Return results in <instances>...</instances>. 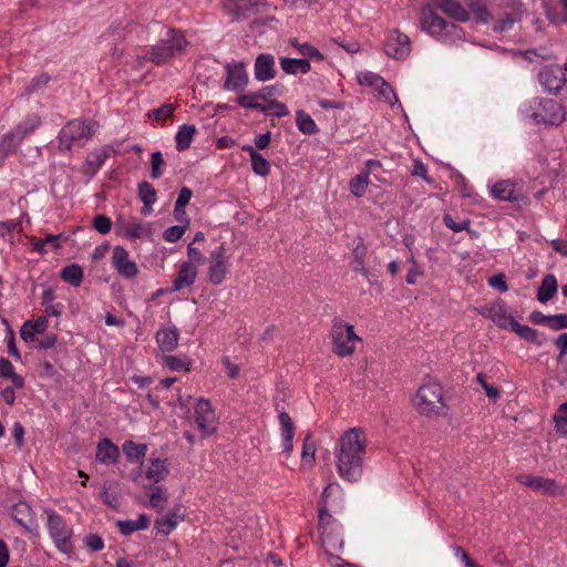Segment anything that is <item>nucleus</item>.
<instances>
[{
	"label": "nucleus",
	"instance_id": "obj_1",
	"mask_svg": "<svg viewBox=\"0 0 567 567\" xmlns=\"http://www.w3.org/2000/svg\"><path fill=\"white\" fill-rule=\"evenodd\" d=\"M365 449L367 437L362 429L351 427L341 435L336 458L338 472L342 478L357 482L361 477Z\"/></svg>",
	"mask_w": 567,
	"mask_h": 567
},
{
	"label": "nucleus",
	"instance_id": "obj_2",
	"mask_svg": "<svg viewBox=\"0 0 567 567\" xmlns=\"http://www.w3.org/2000/svg\"><path fill=\"white\" fill-rule=\"evenodd\" d=\"M441 10L451 19L458 22H468L470 12L457 0H433L432 4L424 6L421 9L420 23L422 31L436 35L441 32L452 33L457 27L453 22H447L441 18L434 10Z\"/></svg>",
	"mask_w": 567,
	"mask_h": 567
},
{
	"label": "nucleus",
	"instance_id": "obj_3",
	"mask_svg": "<svg viewBox=\"0 0 567 567\" xmlns=\"http://www.w3.org/2000/svg\"><path fill=\"white\" fill-rule=\"evenodd\" d=\"M413 405L421 415L426 417L445 416L449 411L443 389L435 382H427L419 388L413 398Z\"/></svg>",
	"mask_w": 567,
	"mask_h": 567
},
{
	"label": "nucleus",
	"instance_id": "obj_4",
	"mask_svg": "<svg viewBox=\"0 0 567 567\" xmlns=\"http://www.w3.org/2000/svg\"><path fill=\"white\" fill-rule=\"evenodd\" d=\"M493 11L491 31L495 33L514 30L515 24H518L527 12L519 0H498Z\"/></svg>",
	"mask_w": 567,
	"mask_h": 567
},
{
	"label": "nucleus",
	"instance_id": "obj_5",
	"mask_svg": "<svg viewBox=\"0 0 567 567\" xmlns=\"http://www.w3.org/2000/svg\"><path fill=\"white\" fill-rule=\"evenodd\" d=\"M97 124L92 120H72L59 133V148L71 151L72 145L87 141L96 131Z\"/></svg>",
	"mask_w": 567,
	"mask_h": 567
},
{
	"label": "nucleus",
	"instance_id": "obj_6",
	"mask_svg": "<svg viewBox=\"0 0 567 567\" xmlns=\"http://www.w3.org/2000/svg\"><path fill=\"white\" fill-rule=\"evenodd\" d=\"M330 337L332 340V351L342 358L351 355L355 350L354 342L360 340L354 332L353 326L340 320L333 322Z\"/></svg>",
	"mask_w": 567,
	"mask_h": 567
},
{
	"label": "nucleus",
	"instance_id": "obj_7",
	"mask_svg": "<svg viewBox=\"0 0 567 567\" xmlns=\"http://www.w3.org/2000/svg\"><path fill=\"white\" fill-rule=\"evenodd\" d=\"M48 514V529L56 548L62 553L72 551L73 547L70 538L73 535L72 528H69L59 514L53 511H47Z\"/></svg>",
	"mask_w": 567,
	"mask_h": 567
},
{
	"label": "nucleus",
	"instance_id": "obj_8",
	"mask_svg": "<svg viewBox=\"0 0 567 567\" xmlns=\"http://www.w3.org/2000/svg\"><path fill=\"white\" fill-rule=\"evenodd\" d=\"M188 45L186 38H166L159 40L148 52V59L157 64L166 61L168 58L181 53Z\"/></svg>",
	"mask_w": 567,
	"mask_h": 567
},
{
	"label": "nucleus",
	"instance_id": "obj_9",
	"mask_svg": "<svg viewBox=\"0 0 567 567\" xmlns=\"http://www.w3.org/2000/svg\"><path fill=\"white\" fill-rule=\"evenodd\" d=\"M267 6L266 0H227L224 2L225 12L235 21L258 13L261 8Z\"/></svg>",
	"mask_w": 567,
	"mask_h": 567
},
{
	"label": "nucleus",
	"instance_id": "obj_10",
	"mask_svg": "<svg viewBox=\"0 0 567 567\" xmlns=\"http://www.w3.org/2000/svg\"><path fill=\"white\" fill-rule=\"evenodd\" d=\"M532 117L536 123L559 125L565 121V111L557 101L546 99L540 102V111L534 112Z\"/></svg>",
	"mask_w": 567,
	"mask_h": 567
},
{
	"label": "nucleus",
	"instance_id": "obj_11",
	"mask_svg": "<svg viewBox=\"0 0 567 567\" xmlns=\"http://www.w3.org/2000/svg\"><path fill=\"white\" fill-rule=\"evenodd\" d=\"M195 422L204 436L213 434L216 430V413L209 400L200 398L195 405Z\"/></svg>",
	"mask_w": 567,
	"mask_h": 567
},
{
	"label": "nucleus",
	"instance_id": "obj_12",
	"mask_svg": "<svg viewBox=\"0 0 567 567\" xmlns=\"http://www.w3.org/2000/svg\"><path fill=\"white\" fill-rule=\"evenodd\" d=\"M566 71L567 68L563 69L558 65H549L538 73V80L546 91L557 94L567 83Z\"/></svg>",
	"mask_w": 567,
	"mask_h": 567
},
{
	"label": "nucleus",
	"instance_id": "obj_13",
	"mask_svg": "<svg viewBox=\"0 0 567 567\" xmlns=\"http://www.w3.org/2000/svg\"><path fill=\"white\" fill-rule=\"evenodd\" d=\"M111 262L117 274L124 278L132 279L138 274L137 265L130 259L128 251L122 246L113 248Z\"/></svg>",
	"mask_w": 567,
	"mask_h": 567
},
{
	"label": "nucleus",
	"instance_id": "obj_14",
	"mask_svg": "<svg viewBox=\"0 0 567 567\" xmlns=\"http://www.w3.org/2000/svg\"><path fill=\"white\" fill-rule=\"evenodd\" d=\"M480 313L489 318L501 329H511L515 322V319L507 311V307L502 300H497L489 306L483 307L480 310Z\"/></svg>",
	"mask_w": 567,
	"mask_h": 567
},
{
	"label": "nucleus",
	"instance_id": "obj_15",
	"mask_svg": "<svg viewBox=\"0 0 567 567\" xmlns=\"http://www.w3.org/2000/svg\"><path fill=\"white\" fill-rule=\"evenodd\" d=\"M257 99V93L244 94L237 97V103L245 109L259 110L264 113H267L269 107H276V112H274V116L276 117H282L289 114L287 105L281 102L271 100L266 104H261L256 102Z\"/></svg>",
	"mask_w": 567,
	"mask_h": 567
},
{
	"label": "nucleus",
	"instance_id": "obj_16",
	"mask_svg": "<svg viewBox=\"0 0 567 567\" xmlns=\"http://www.w3.org/2000/svg\"><path fill=\"white\" fill-rule=\"evenodd\" d=\"M518 481L532 489L545 495L556 496L564 494L563 488L551 478L534 475H520Z\"/></svg>",
	"mask_w": 567,
	"mask_h": 567
},
{
	"label": "nucleus",
	"instance_id": "obj_17",
	"mask_svg": "<svg viewBox=\"0 0 567 567\" xmlns=\"http://www.w3.org/2000/svg\"><path fill=\"white\" fill-rule=\"evenodd\" d=\"M227 78L224 87L229 91L240 92L248 84V75L245 70V64L239 63H227L226 64Z\"/></svg>",
	"mask_w": 567,
	"mask_h": 567
},
{
	"label": "nucleus",
	"instance_id": "obj_18",
	"mask_svg": "<svg viewBox=\"0 0 567 567\" xmlns=\"http://www.w3.org/2000/svg\"><path fill=\"white\" fill-rule=\"evenodd\" d=\"M225 252L226 249L224 245L218 246L210 252L212 265L208 269L209 281L213 285H220L226 275V265H225Z\"/></svg>",
	"mask_w": 567,
	"mask_h": 567
},
{
	"label": "nucleus",
	"instance_id": "obj_19",
	"mask_svg": "<svg viewBox=\"0 0 567 567\" xmlns=\"http://www.w3.org/2000/svg\"><path fill=\"white\" fill-rule=\"evenodd\" d=\"M287 21L280 20L274 16L258 18L250 23V30L254 33H258L260 35L267 33H284L287 32L285 25Z\"/></svg>",
	"mask_w": 567,
	"mask_h": 567
},
{
	"label": "nucleus",
	"instance_id": "obj_20",
	"mask_svg": "<svg viewBox=\"0 0 567 567\" xmlns=\"http://www.w3.org/2000/svg\"><path fill=\"white\" fill-rule=\"evenodd\" d=\"M383 50L390 58L405 59L411 52L410 38H386Z\"/></svg>",
	"mask_w": 567,
	"mask_h": 567
},
{
	"label": "nucleus",
	"instance_id": "obj_21",
	"mask_svg": "<svg viewBox=\"0 0 567 567\" xmlns=\"http://www.w3.org/2000/svg\"><path fill=\"white\" fill-rule=\"evenodd\" d=\"M278 419L281 426L282 452L289 456L293 450L292 440L295 436L296 426L292 419L285 411L279 413Z\"/></svg>",
	"mask_w": 567,
	"mask_h": 567
},
{
	"label": "nucleus",
	"instance_id": "obj_22",
	"mask_svg": "<svg viewBox=\"0 0 567 567\" xmlns=\"http://www.w3.org/2000/svg\"><path fill=\"white\" fill-rule=\"evenodd\" d=\"M276 75L275 59L271 54L261 53L255 62V78L260 82L274 79Z\"/></svg>",
	"mask_w": 567,
	"mask_h": 567
},
{
	"label": "nucleus",
	"instance_id": "obj_23",
	"mask_svg": "<svg viewBox=\"0 0 567 567\" xmlns=\"http://www.w3.org/2000/svg\"><path fill=\"white\" fill-rule=\"evenodd\" d=\"M197 268L192 262H183L175 280L173 281L172 292L189 287L195 282Z\"/></svg>",
	"mask_w": 567,
	"mask_h": 567
},
{
	"label": "nucleus",
	"instance_id": "obj_24",
	"mask_svg": "<svg viewBox=\"0 0 567 567\" xmlns=\"http://www.w3.org/2000/svg\"><path fill=\"white\" fill-rule=\"evenodd\" d=\"M178 330L176 327H163L156 332V342L162 351L172 352L178 344Z\"/></svg>",
	"mask_w": 567,
	"mask_h": 567
},
{
	"label": "nucleus",
	"instance_id": "obj_25",
	"mask_svg": "<svg viewBox=\"0 0 567 567\" xmlns=\"http://www.w3.org/2000/svg\"><path fill=\"white\" fill-rule=\"evenodd\" d=\"M491 195L498 200L514 202L519 197V193L515 187V184L509 181H501L493 185L491 188Z\"/></svg>",
	"mask_w": 567,
	"mask_h": 567
},
{
	"label": "nucleus",
	"instance_id": "obj_26",
	"mask_svg": "<svg viewBox=\"0 0 567 567\" xmlns=\"http://www.w3.org/2000/svg\"><path fill=\"white\" fill-rule=\"evenodd\" d=\"M181 508L177 507L169 511L165 516L155 520V528L163 535H169L184 519V515L179 513Z\"/></svg>",
	"mask_w": 567,
	"mask_h": 567
},
{
	"label": "nucleus",
	"instance_id": "obj_27",
	"mask_svg": "<svg viewBox=\"0 0 567 567\" xmlns=\"http://www.w3.org/2000/svg\"><path fill=\"white\" fill-rule=\"evenodd\" d=\"M118 455L120 451L117 446L109 439H104L96 446V460L104 465L114 464Z\"/></svg>",
	"mask_w": 567,
	"mask_h": 567
},
{
	"label": "nucleus",
	"instance_id": "obj_28",
	"mask_svg": "<svg viewBox=\"0 0 567 567\" xmlns=\"http://www.w3.org/2000/svg\"><path fill=\"white\" fill-rule=\"evenodd\" d=\"M12 518L23 528L30 529L33 523V511L25 502H19L12 507Z\"/></svg>",
	"mask_w": 567,
	"mask_h": 567
},
{
	"label": "nucleus",
	"instance_id": "obj_29",
	"mask_svg": "<svg viewBox=\"0 0 567 567\" xmlns=\"http://www.w3.org/2000/svg\"><path fill=\"white\" fill-rule=\"evenodd\" d=\"M243 151L248 153L251 161L252 169L257 175L267 176L269 174V162L259 152H257L254 146L245 145L243 147Z\"/></svg>",
	"mask_w": 567,
	"mask_h": 567
},
{
	"label": "nucleus",
	"instance_id": "obj_30",
	"mask_svg": "<svg viewBox=\"0 0 567 567\" xmlns=\"http://www.w3.org/2000/svg\"><path fill=\"white\" fill-rule=\"evenodd\" d=\"M280 66L287 74H307L311 70L308 59L281 58Z\"/></svg>",
	"mask_w": 567,
	"mask_h": 567
},
{
	"label": "nucleus",
	"instance_id": "obj_31",
	"mask_svg": "<svg viewBox=\"0 0 567 567\" xmlns=\"http://www.w3.org/2000/svg\"><path fill=\"white\" fill-rule=\"evenodd\" d=\"M116 526L122 535L128 536L134 532L148 528L150 517L146 514H140L136 520H117Z\"/></svg>",
	"mask_w": 567,
	"mask_h": 567
},
{
	"label": "nucleus",
	"instance_id": "obj_32",
	"mask_svg": "<svg viewBox=\"0 0 567 567\" xmlns=\"http://www.w3.org/2000/svg\"><path fill=\"white\" fill-rule=\"evenodd\" d=\"M23 140V133L10 132L6 134L0 141V166L6 157L12 153Z\"/></svg>",
	"mask_w": 567,
	"mask_h": 567
},
{
	"label": "nucleus",
	"instance_id": "obj_33",
	"mask_svg": "<svg viewBox=\"0 0 567 567\" xmlns=\"http://www.w3.org/2000/svg\"><path fill=\"white\" fill-rule=\"evenodd\" d=\"M557 292V280L551 274L544 277L542 285L537 292V300L542 303L548 302Z\"/></svg>",
	"mask_w": 567,
	"mask_h": 567
},
{
	"label": "nucleus",
	"instance_id": "obj_34",
	"mask_svg": "<svg viewBox=\"0 0 567 567\" xmlns=\"http://www.w3.org/2000/svg\"><path fill=\"white\" fill-rule=\"evenodd\" d=\"M166 460L152 458L148 468L146 470V477L154 483H158L168 475Z\"/></svg>",
	"mask_w": 567,
	"mask_h": 567
},
{
	"label": "nucleus",
	"instance_id": "obj_35",
	"mask_svg": "<svg viewBox=\"0 0 567 567\" xmlns=\"http://www.w3.org/2000/svg\"><path fill=\"white\" fill-rule=\"evenodd\" d=\"M197 128L195 125L184 124L179 127L176 133V150L182 152L189 148L193 137L196 134Z\"/></svg>",
	"mask_w": 567,
	"mask_h": 567
},
{
	"label": "nucleus",
	"instance_id": "obj_36",
	"mask_svg": "<svg viewBox=\"0 0 567 567\" xmlns=\"http://www.w3.org/2000/svg\"><path fill=\"white\" fill-rule=\"evenodd\" d=\"M509 330L517 333L522 339H524L527 342H532L537 346H540L543 343V340L539 338V333L537 330H535L528 326L520 324L516 320Z\"/></svg>",
	"mask_w": 567,
	"mask_h": 567
},
{
	"label": "nucleus",
	"instance_id": "obj_37",
	"mask_svg": "<svg viewBox=\"0 0 567 567\" xmlns=\"http://www.w3.org/2000/svg\"><path fill=\"white\" fill-rule=\"evenodd\" d=\"M296 124L299 131L306 135H312L319 131L311 116L302 110L296 112Z\"/></svg>",
	"mask_w": 567,
	"mask_h": 567
},
{
	"label": "nucleus",
	"instance_id": "obj_38",
	"mask_svg": "<svg viewBox=\"0 0 567 567\" xmlns=\"http://www.w3.org/2000/svg\"><path fill=\"white\" fill-rule=\"evenodd\" d=\"M0 377L10 379L16 388H22L23 378L14 372L13 365L7 358H0Z\"/></svg>",
	"mask_w": 567,
	"mask_h": 567
},
{
	"label": "nucleus",
	"instance_id": "obj_39",
	"mask_svg": "<svg viewBox=\"0 0 567 567\" xmlns=\"http://www.w3.org/2000/svg\"><path fill=\"white\" fill-rule=\"evenodd\" d=\"M61 278L74 287H79L83 279V270L78 264H72L61 270Z\"/></svg>",
	"mask_w": 567,
	"mask_h": 567
},
{
	"label": "nucleus",
	"instance_id": "obj_40",
	"mask_svg": "<svg viewBox=\"0 0 567 567\" xmlns=\"http://www.w3.org/2000/svg\"><path fill=\"white\" fill-rule=\"evenodd\" d=\"M123 453L130 462L140 461L145 457L146 444H136L133 441H126L122 446Z\"/></svg>",
	"mask_w": 567,
	"mask_h": 567
},
{
	"label": "nucleus",
	"instance_id": "obj_41",
	"mask_svg": "<svg viewBox=\"0 0 567 567\" xmlns=\"http://www.w3.org/2000/svg\"><path fill=\"white\" fill-rule=\"evenodd\" d=\"M122 233L131 239H137L146 235L147 228L141 220L133 218L130 223L122 226Z\"/></svg>",
	"mask_w": 567,
	"mask_h": 567
},
{
	"label": "nucleus",
	"instance_id": "obj_42",
	"mask_svg": "<svg viewBox=\"0 0 567 567\" xmlns=\"http://www.w3.org/2000/svg\"><path fill=\"white\" fill-rule=\"evenodd\" d=\"M168 495L163 486H154L150 495V506L156 511H163L167 503Z\"/></svg>",
	"mask_w": 567,
	"mask_h": 567
},
{
	"label": "nucleus",
	"instance_id": "obj_43",
	"mask_svg": "<svg viewBox=\"0 0 567 567\" xmlns=\"http://www.w3.org/2000/svg\"><path fill=\"white\" fill-rule=\"evenodd\" d=\"M164 364L172 371H188L190 361L185 355H164Z\"/></svg>",
	"mask_w": 567,
	"mask_h": 567
},
{
	"label": "nucleus",
	"instance_id": "obj_44",
	"mask_svg": "<svg viewBox=\"0 0 567 567\" xmlns=\"http://www.w3.org/2000/svg\"><path fill=\"white\" fill-rule=\"evenodd\" d=\"M369 185V174H359L350 179L349 188L353 196L361 197Z\"/></svg>",
	"mask_w": 567,
	"mask_h": 567
},
{
	"label": "nucleus",
	"instance_id": "obj_45",
	"mask_svg": "<svg viewBox=\"0 0 567 567\" xmlns=\"http://www.w3.org/2000/svg\"><path fill=\"white\" fill-rule=\"evenodd\" d=\"M291 44L298 49L300 54H302L306 58L315 59L317 61L323 60V54L313 45H311L308 42L300 43L297 38L293 39Z\"/></svg>",
	"mask_w": 567,
	"mask_h": 567
},
{
	"label": "nucleus",
	"instance_id": "obj_46",
	"mask_svg": "<svg viewBox=\"0 0 567 567\" xmlns=\"http://www.w3.org/2000/svg\"><path fill=\"white\" fill-rule=\"evenodd\" d=\"M138 196L143 204H154L156 202V190L155 188L146 181H143L138 184Z\"/></svg>",
	"mask_w": 567,
	"mask_h": 567
},
{
	"label": "nucleus",
	"instance_id": "obj_47",
	"mask_svg": "<svg viewBox=\"0 0 567 567\" xmlns=\"http://www.w3.org/2000/svg\"><path fill=\"white\" fill-rule=\"evenodd\" d=\"M301 458L305 463L312 464L316 460V446L311 442V434L308 433L303 440Z\"/></svg>",
	"mask_w": 567,
	"mask_h": 567
},
{
	"label": "nucleus",
	"instance_id": "obj_48",
	"mask_svg": "<svg viewBox=\"0 0 567 567\" xmlns=\"http://www.w3.org/2000/svg\"><path fill=\"white\" fill-rule=\"evenodd\" d=\"M175 111L174 104H163L158 109H154L148 113V117L153 118L155 121H163L166 118H171L173 116V113Z\"/></svg>",
	"mask_w": 567,
	"mask_h": 567
},
{
	"label": "nucleus",
	"instance_id": "obj_49",
	"mask_svg": "<svg viewBox=\"0 0 567 567\" xmlns=\"http://www.w3.org/2000/svg\"><path fill=\"white\" fill-rule=\"evenodd\" d=\"M192 195H193V193L188 187H183L179 190V194L175 202V207H174L175 218H179V212L182 210V208H185V206L189 203Z\"/></svg>",
	"mask_w": 567,
	"mask_h": 567
},
{
	"label": "nucleus",
	"instance_id": "obj_50",
	"mask_svg": "<svg viewBox=\"0 0 567 567\" xmlns=\"http://www.w3.org/2000/svg\"><path fill=\"white\" fill-rule=\"evenodd\" d=\"M93 227L100 234H107L112 228V220L106 215H96L93 218Z\"/></svg>",
	"mask_w": 567,
	"mask_h": 567
},
{
	"label": "nucleus",
	"instance_id": "obj_51",
	"mask_svg": "<svg viewBox=\"0 0 567 567\" xmlns=\"http://www.w3.org/2000/svg\"><path fill=\"white\" fill-rule=\"evenodd\" d=\"M185 230H186V226H182V225L172 226V227H168L164 231L163 237L168 243H176L177 240H179L183 237V235L185 234Z\"/></svg>",
	"mask_w": 567,
	"mask_h": 567
},
{
	"label": "nucleus",
	"instance_id": "obj_52",
	"mask_svg": "<svg viewBox=\"0 0 567 567\" xmlns=\"http://www.w3.org/2000/svg\"><path fill=\"white\" fill-rule=\"evenodd\" d=\"M558 431L567 433V402L563 403L554 416Z\"/></svg>",
	"mask_w": 567,
	"mask_h": 567
},
{
	"label": "nucleus",
	"instance_id": "obj_53",
	"mask_svg": "<svg viewBox=\"0 0 567 567\" xmlns=\"http://www.w3.org/2000/svg\"><path fill=\"white\" fill-rule=\"evenodd\" d=\"M152 172L151 177L156 179L162 176L161 166L164 165L163 155L161 152H154L151 155Z\"/></svg>",
	"mask_w": 567,
	"mask_h": 567
},
{
	"label": "nucleus",
	"instance_id": "obj_54",
	"mask_svg": "<svg viewBox=\"0 0 567 567\" xmlns=\"http://www.w3.org/2000/svg\"><path fill=\"white\" fill-rule=\"evenodd\" d=\"M409 261L411 264V268L406 275L405 281L408 285H415L416 278L423 276V270L413 256L410 257Z\"/></svg>",
	"mask_w": 567,
	"mask_h": 567
},
{
	"label": "nucleus",
	"instance_id": "obj_55",
	"mask_svg": "<svg viewBox=\"0 0 567 567\" xmlns=\"http://www.w3.org/2000/svg\"><path fill=\"white\" fill-rule=\"evenodd\" d=\"M379 95L389 104H394L398 100L393 89L383 80L379 86Z\"/></svg>",
	"mask_w": 567,
	"mask_h": 567
},
{
	"label": "nucleus",
	"instance_id": "obj_56",
	"mask_svg": "<svg viewBox=\"0 0 567 567\" xmlns=\"http://www.w3.org/2000/svg\"><path fill=\"white\" fill-rule=\"evenodd\" d=\"M523 54L529 61H534L535 58H540L542 60H549L553 58V53L546 48L529 49L526 50Z\"/></svg>",
	"mask_w": 567,
	"mask_h": 567
},
{
	"label": "nucleus",
	"instance_id": "obj_57",
	"mask_svg": "<svg viewBox=\"0 0 567 567\" xmlns=\"http://www.w3.org/2000/svg\"><path fill=\"white\" fill-rule=\"evenodd\" d=\"M40 125V118L34 115L30 118H28L24 123H21L14 132L23 133V137L33 132L38 126Z\"/></svg>",
	"mask_w": 567,
	"mask_h": 567
},
{
	"label": "nucleus",
	"instance_id": "obj_58",
	"mask_svg": "<svg viewBox=\"0 0 567 567\" xmlns=\"http://www.w3.org/2000/svg\"><path fill=\"white\" fill-rule=\"evenodd\" d=\"M49 81H50L49 74L43 73L39 76L33 78L30 85L27 86L25 91L28 94L35 92V91L42 89L43 86H45L49 83Z\"/></svg>",
	"mask_w": 567,
	"mask_h": 567
},
{
	"label": "nucleus",
	"instance_id": "obj_59",
	"mask_svg": "<svg viewBox=\"0 0 567 567\" xmlns=\"http://www.w3.org/2000/svg\"><path fill=\"white\" fill-rule=\"evenodd\" d=\"M443 221L445 224L446 227H449L450 229H452L453 231L455 233H458V231H462V230H465L468 228L470 226V220L468 219H464L462 220L461 223H456L453 220V218L450 216V215H444L443 217Z\"/></svg>",
	"mask_w": 567,
	"mask_h": 567
},
{
	"label": "nucleus",
	"instance_id": "obj_60",
	"mask_svg": "<svg viewBox=\"0 0 567 567\" xmlns=\"http://www.w3.org/2000/svg\"><path fill=\"white\" fill-rule=\"evenodd\" d=\"M358 79H359L360 84H367V85L375 86V87H378L379 84L383 81V79L381 76H379L378 74H374L372 72L360 73Z\"/></svg>",
	"mask_w": 567,
	"mask_h": 567
},
{
	"label": "nucleus",
	"instance_id": "obj_61",
	"mask_svg": "<svg viewBox=\"0 0 567 567\" xmlns=\"http://www.w3.org/2000/svg\"><path fill=\"white\" fill-rule=\"evenodd\" d=\"M549 328L557 331L560 329H567V315H550Z\"/></svg>",
	"mask_w": 567,
	"mask_h": 567
},
{
	"label": "nucleus",
	"instance_id": "obj_62",
	"mask_svg": "<svg viewBox=\"0 0 567 567\" xmlns=\"http://www.w3.org/2000/svg\"><path fill=\"white\" fill-rule=\"evenodd\" d=\"M488 285L494 289L499 290L501 292H506L508 290V286L505 281V276L503 274H497L488 278Z\"/></svg>",
	"mask_w": 567,
	"mask_h": 567
},
{
	"label": "nucleus",
	"instance_id": "obj_63",
	"mask_svg": "<svg viewBox=\"0 0 567 567\" xmlns=\"http://www.w3.org/2000/svg\"><path fill=\"white\" fill-rule=\"evenodd\" d=\"M476 380L477 382L483 386V389L485 390L486 392V395L491 399H496L499 396V391L497 388L488 384L486 381H485V377L482 374V373H478L476 375Z\"/></svg>",
	"mask_w": 567,
	"mask_h": 567
},
{
	"label": "nucleus",
	"instance_id": "obj_64",
	"mask_svg": "<svg viewBox=\"0 0 567 567\" xmlns=\"http://www.w3.org/2000/svg\"><path fill=\"white\" fill-rule=\"evenodd\" d=\"M85 545L94 551H99L104 548V542L97 534L87 535L85 537Z\"/></svg>",
	"mask_w": 567,
	"mask_h": 567
}]
</instances>
